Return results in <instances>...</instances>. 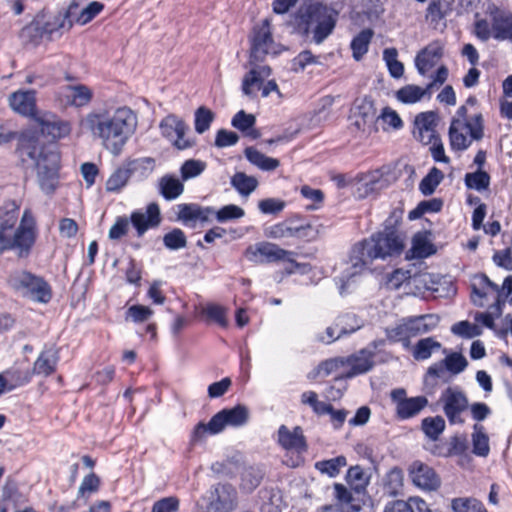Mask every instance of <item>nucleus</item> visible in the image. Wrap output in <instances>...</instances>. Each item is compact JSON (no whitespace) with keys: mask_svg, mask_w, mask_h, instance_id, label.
I'll return each mask as SVG.
<instances>
[{"mask_svg":"<svg viewBox=\"0 0 512 512\" xmlns=\"http://www.w3.org/2000/svg\"><path fill=\"white\" fill-rule=\"evenodd\" d=\"M404 250V240L399 234L379 231L370 238L355 243L348 257V267L335 278L340 295H345L353 278L360 275L376 259L397 257Z\"/></svg>","mask_w":512,"mask_h":512,"instance_id":"1","label":"nucleus"},{"mask_svg":"<svg viewBox=\"0 0 512 512\" xmlns=\"http://www.w3.org/2000/svg\"><path fill=\"white\" fill-rule=\"evenodd\" d=\"M19 206L14 200L0 206V256L15 251L19 258H26L36 242V221L30 209H25L17 226Z\"/></svg>","mask_w":512,"mask_h":512,"instance_id":"2","label":"nucleus"},{"mask_svg":"<svg viewBox=\"0 0 512 512\" xmlns=\"http://www.w3.org/2000/svg\"><path fill=\"white\" fill-rule=\"evenodd\" d=\"M17 152L23 162L31 160L40 189L52 195L59 184L61 156L55 144H41L36 132L26 131L18 138Z\"/></svg>","mask_w":512,"mask_h":512,"instance_id":"3","label":"nucleus"},{"mask_svg":"<svg viewBox=\"0 0 512 512\" xmlns=\"http://www.w3.org/2000/svg\"><path fill=\"white\" fill-rule=\"evenodd\" d=\"M85 124L93 136L99 138L103 147L114 156H119L137 127V117L128 107H120L113 114L89 113Z\"/></svg>","mask_w":512,"mask_h":512,"instance_id":"4","label":"nucleus"},{"mask_svg":"<svg viewBox=\"0 0 512 512\" xmlns=\"http://www.w3.org/2000/svg\"><path fill=\"white\" fill-rule=\"evenodd\" d=\"M339 12L322 2H314L298 9L288 22L292 33L319 45L335 30Z\"/></svg>","mask_w":512,"mask_h":512,"instance_id":"5","label":"nucleus"},{"mask_svg":"<svg viewBox=\"0 0 512 512\" xmlns=\"http://www.w3.org/2000/svg\"><path fill=\"white\" fill-rule=\"evenodd\" d=\"M72 7L73 5H70L68 10L59 11L56 14L45 9L37 12L33 19L19 31L18 36L22 44L35 48L44 40L52 41L53 35L65 27Z\"/></svg>","mask_w":512,"mask_h":512,"instance_id":"6","label":"nucleus"},{"mask_svg":"<svg viewBox=\"0 0 512 512\" xmlns=\"http://www.w3.org/2000/svg\"><path fill=\"white\" fill-rule=\"evenodd\" d=\"M467 108L460 106L449 127V140L452 150L464 151L471 145V140L479 141L484 136V119L477 113L467 120Z\"/></svg>","mask_w":512,"mask_h":512,"instance_id":"7","label":"nucleus"},{"mask_svg":"<svg viewBox=\"0 0 512 512\" xmlns=\"http://www.w3.org/2000/svg\"><path fill=\"white\" fill-rule=\"evenodd\" d=\"M246 259L255 264H268L278 261H287L294 268L299 264L294 261L291 256L293 252L280 248L277 244L271 242H260L254 246H249L244 253Z\"/></svg>","mask_w":512,"mask_h":512,"instance_id":"8","label":"nucleus"},{"mask_svg":"<svg viewBox=\"0 0 512 512\" xmlns=\"http://www.w3.org/2000/svg\"><path fill=\"white\" fill-rule=\"evenodd\" d=\"M16 290H26L32 299L40 303H48L52 298L50 284L42 277L28 271H22L10 278Z\"/></svg>","mask_w":512,"mask_h":512,"instance_id":"9","label":"nucleus"},{"mask_svg":"<svg viewBox=\"0 0 512 512\" xmlns=\"http://www.w3.org/2000/svg\"><path fill=\"white\" fill-rule=\"evenodd\" d=\"M390 397L395 404V415L399 420H408L417 416L428 405V399L425 396L407 397L404 388L393 389Z\"/></svg>","mask_w":512,"mask_h":512,"instance_id":"10","label":"nucleus"},{"mask_svg":"<svg viewBox=\"0 0 512 512\" xmlns=\"http://www.w3.org/2000/svg\"><path fill=\"white\" fill-rule=\"evenodd\" d=\"M443 411L451 425L463 424L461 414L469 407L467 396L459 389L446 388L440 397Z\"/></svg>","mask_w":512,"mask_h":512,"instance_id":"11","label":"nucleus"},{"mask_svg":"<svg viewBox=\"0 0 512 512\" xmlns=\"http://www.w3.org/2000/svg\"><path fill=\"white\" fill-rule=\"evenodd\" d=\"M237 491L228 483H218L209 490L207 509L210 512H232L237 506Z\"/></svg>","mask_w":512,"mask_h":512,"instance_id":"12","label":"nucleus"},{"mask_svg":"<svg viewBox=\"0 0 512 512\" xmlns=\"http://www.w3.org/2000/svg\"><path fill=\"white\" fill-rule=\"evenodd\" d=\"M272 44L271 21L265 18L259 26L253 28L250 47V64L263 61Z\"/></svg>","mask_w":512,"mask_h":512,"instance_id":"13","label":"nucleus"},{"mask_svg":"<svg viewBox=\"0 0 512 512\" xmlns=\"http://www.w3.org/2000/svg\"><path fill=\"white\" fill-rule=\"evenodd\" d=\"M375 352L368 348H362L358 352L344 357L345 365L350 366V369L337 375L334 381H343L351 379L357 375L365 374L371 371L375 365L374 363Z\"/></svg>","mask_w":512,"mask_h":512,"instance_id":"14","label":"nucleus"},{"mask_svg":"<svg viewBox=\"0 0 512 512\" xmlns=\"http://www.w3.org/2000/svg\"><path fill=\"white\" fill-rule=\"evenodd\" d=\"M129 220L136 230L137 237H142L149 229L157 228L161 224L159 205L151 202L146 206L145 211L136 209L131 212Z\"/></svg>","mask_w":512,"mask_h":512,"instance_id":"15","label":"nucleus"},{"mask_svg":"<svg viewBox=\"0 0 512 512\" xmlns=\"http://www.w3.org/2000/svg\"><path fill=\"white\" fill-rule=\"evenodd\" d=\"M161 135L172 142L179 150L187 149L191 143L184 139L187 125L174 114H169L163 118L159 124Z\"/></svg>","mask_w":512,"mask_h":512,"instance_id":"16","label":"nucleus"},{"mask_svg":"<svg viewBox=\"0 0 512 512\" xmlns=\"http://www.w3.org/2000/svg\"><path fill=\"white\" fill-rule=\"evenodd\" d=\"M249 411L244 405L238 404L232 408H224L211 417V426L223 431L226 426L241 427L248 422Z\"/></svg>","mask_w":512,"mask_h":512,"instance_id":"17","label":"nucleus"},{"mask_svg":"<svg viewBox=\"0 0 512 512\" xmlns=\"http://www.w3.org/2000/svg\"><path fill=\"white\" fill-rule=\"evenodd\" d=\"M355 494L345 485L335 483L333 485L334 504L331 506L332 510L336 512H365L363 499Z\"/></svg>","mask_w":512,"mask_h":512,"instance_id":"18","label":"nucleus"},{"mask_svg":"<svg viewBox=\"0 0 512 512\" xmlns=\"http://www.w3.org/2000/svg\"><path fill=\"white\" fill-rule=\"evenodd\" d=\"M412 483L426 491H434L440 487L441 481L435 470L429 465L414 461L409 468Z\"/></svg>","mask_w":512,"mask_h":512,"instance_id":"19","label":"nucleus"},{"mask_svg":"<svg viewBox=\"0 0 512 512\" xmlns=\"http://www.w3.org/2000/svg\"><path fill=\"white\" fill-rule=\"evenodd\" d=\"M488 14L493 38L498 41L512 39V12L491 5L488 7Z\"/></svg>","mask_w":512,"mask_h":512,"instance_id":"20","label":"nucleus"},{"mask_svg":"<svg viewBox=\"0 0 512 512\" xmlns=\"http://www.w3.org/2000/svg\"><path fill=\"white\" fill-rule=\"evenodd\" d=\"M277 442L286 451H295L298 454L305 453L308 450L306 438L300 426L289 430L286 425H281L277 431Z\"/></svg>","mask_w":512,"mask_h":512,"instance_id":"21","label":"nucleus"},{"mask_svg":"<svg viewBox=\"0 0 512 512\" xmlns=\"http://www.w3.org/2000/svg\"><path fill=\"white\" fill-rule=\"evenodd\" d=\"M60 360V349L55 345L45 347L35 360L32 374L49 377L53 375Z\"/></svg>","mask_w":512,"mask_h":512,"instance_id":"22","label":"nucleus"},{"mask_svg":"<svg viewBox=\"0 0 512 512\" xmlns=\"http://www.w3.org/2000/svg\"><path fill=\"white\" fill-rule=\"evenodd\" d=\"M10 107L18 114L27 117L36 115V91H16L9 96Z\"/></svg>","mask_w":512,"mask_h":512,"instance_id":"23","label":"nucleus"},{"mask_svg":"<svg viewBox=\"0 0 512 512\" xmlns=\"http://www.w3.org/2000/svg\"><path fill=\"white\" fill-rule=\"evenodd\" d=\"M430 231L417 232L412 237V247L406 252V259H425L437 252L429 239Z\"/></svg>","mask_w":512,"mask_h":512,"instance_id":"24","label":"nucleus"},{"mask_svg":"<svg viewBox=\"0 0 512 512\" xmlns=\"http://www.w3.org/2000/svg\"><path fill=\"white\" fill-rule=\"evenodd\" d=\"M443 56V49L436 43H432L421 49L415 57V67L421 76H425Z\"/></svg>","mask_w":512,"mask_h":512,"instance_id":"25","label":"nucleus"},{"mask_svg":"<svg viewBox=\"0 0 512 512\" xmlns=\"http://www.w3.org/2000/svg\"><path fill=\"white\" fill-rule=\"evenodd\" d=\"M454 0H430L425 9V20L433 28L446 20L454 10Z\"/></svg>","mask_w":512,"mask_h":512,"instance_id":"26","label":"nucleus"},{"mask_svg":"<svg viewBox=\"0 0 512 512\" xmlns=\"http://www.w3.org/2000/svg\"><path fill=\"white\" fill-rule=\"evenodd\" d=\"M438 115L435 111H426L421 112L415 117V125L418 129L417 134L415 133V137L418 140H423V134H428L427 143H431L432 139L435 136H438L435 127L437 122Z\"/></svg>","mask_w":512,"mask_h":512,"instance_id":"27","label":"nucleus"},{"mask_svg":"<svg viewBox=\"0 0 512 512\" xmlns=\"http://www.w3.org/2000/svg\"><path fill=\"white\" fill-rule=\"evenodd\" d=\"M384 512H432L428 504L420 497L407 500H393L386 504Z\"/></svg>","mask_w":512,"mask_h":512,"instance_id":"28","label":"nucleus"},{"mask_svg":"<svg viewBox=\"0 0 512 512\" xmlns=\"http://www.w3.org/2000/svg\"><path fill=\"white\" fill-rule=\"evenodd\" d=\"M271 74V68L267 65L259 66L258 68L251 69L242 80V92L246 96H255L252 87L260 89L263 84V80L269 77Z\"/></svg>","mask_w":512,"mask_h":512,"instance_id":"29","label":"nucleus"},{"mask_svg":"<svg viewBox=\"0 0 512 512\" xmlns=\"http://www.w3.org/2000/svg\"><path fill=\"white\" fill-rule=\"evenodd\" d=\"M407 319L409 322L408 329L411 331L413 337L434 330L440 322V318L436 314H424Z\"/></svg>","mask_w":512,"mask_h":512,"instance_id":"30","label":"nucleus"},{"mask_svg":"<svg viewBox=\"0 0 512 512\" xmlns=\"http://www.w3.org/2000/svg\"><path fill=\"white\" fill-rule=\"evenodd\" d=\"M334 326L338 329V336H348L364 326V320L355 313L346 312L338 315L334 320Z\"/></svg>","mask_w":512,"mask_h":512,"instance_id":"31","label":"nucleus"},{"mask_svg":"<svg viewBox=\"0 0 512 512\" xmlns=\"http://www.w3.org/2000/svg\"><path fill=\"white\" fill-rule=\"evenodd\" d=\"M158 188L160 195L167 201L177 199L184 191L183 183L172 174L162 176Z\"/></svg>","mask_w":512,"mask_h":512,"instance_id":"32","label":"nucleus"},{"mask_svg":"<svg viewBox=\"0 0 512 512\" xmlns=\"http://www.w3.org/2000/svg\"><path fill=\"white\" fill-rule=\"evenodd\" d=\"M264 475L265 471L259 465L244 467L241 471V489L247 493L253 492L262 482Z\"/></svg>","mask_w":512,"mask_h":512,"instance_id":"33","label":"nucleus"},{"mask_svg":"<svg viewBox=\"0 0 512 512\" xmlns=\"http://www.w3.org/2000/svg\"><path fill=\"white\" fill-rule=\"evenodd\" d=\"M244 155L250 164L262 171H274L280 166L278 159L268 157L252 146L245 148Z\"/></svg>","mask_w":512,"mask_h":512,"instance_id":"34","label":"nucleus"},{"mask_svg":"<svg viewBox=\"0 0 512 512\" xmlns=\"http://www.w3.org/2000/svg\"><path fill=\"white\" fill-rule=\"evenodd\" d=\"M297 232L295 216L264 229V235L271 239L294 238Z\"/></svg>","mask_w":512,"mask_h":512,"instance_id":"35","label":"nucleus"},{"mask_svg":"<svg viewBox=\"0 0 512 512\" xmlns=\"http://www.w3.org/2000/svg\"><path fill=\"white\" fill-rule=\"evenodd\" d=\"M66 90L68 104L77 108L87 106L93 98L92 90L84 84L68 85Z\"/></svg>","mask_w":512,"mask_h":512,"instance_id":"36","label":"nucleus"},{"mask_svg":"<svg viewBox=\"0 0 512 512\" xmlns=\"http://www.w3.org/2000/svg\"><path fill=\"white\" fill-rule=\"evenodd\" d=\"M373 35L374 32L371 28H365L351 40L350 48L352 50V56L356 61H360L368 52Z\"/></svg>","mask_w":512,"mask_h":512,"instance_id":"37","label":"nucleus"},{"mask_svg":"<svg viewBox=\"0 0 512 512\" xmlns=\"http://www.w3.org/2000/svg\"><path fill=\"white\" fill-rule=\"evenodd\" d=\"M40 124L42 134L50 136L54 141L68 136L71 132V125L68 121L41 120Z\"/></svg>","mask_w":512,"mask_h":512,"instance_id":"38","label":"nucleus"},{"mask_svg":"<svg viewBox=\"0 0 512 512\" xmlns=\"http://www.w3.org/2000/svg\"><path fill=\"white\" fill-rule=\"evenodd\" d=\"M346 481L356 494L364 493L369 485V477L359 465L351 466L348 469Z\"/></svg>","mask_w":512,"mask_h":512,"instance_id":"39","label":"nucleus"},{"mask_svg":"<svg viewBox=\"0 0 512 512\" xmlns=\"http://www.w3.org/2000/svg\"><path fill=\"white\" fill-rule=\"evenodd\" d=\"M231 186L241 195H250L258 186V180L254 176H248L244 172H236L231 177Z\"/></svg>","mask_w":512,"mask_h":512,"instance_id":"40","label":"nucleus"},{"mask_svg":"<svg viewBox=\"0 0 512 512\" xmlns=\"http://www.w3.org/2000/svg\"><path fill=\"white\" fill-rule=\"evenodd\" d=\"M347 465V459L344 455H339L334 458L317 461L315 463V469L322 474H326L329 477H336L341 469Z\"/></svg>","mask_w":512,"mask_h":512,"instance_id":"41","label":"nucleus"},{"mask_svg":"<svg viewBox=\"0 0 512 512\" xmlns=\"http://www.w3.org/2000/svg\"><path fill=\"white\" fill-rule=\"evenodd\" d=\"M491 177L488 172L483 169H477L475 172L466 173L464 183L467 189L476 191L487 190L490 186Z\"/></svg>","mask_w":512,"mask_h":512,"instance_id":"42","label":"nucleus"},{"mask_svg":"<svg viewBox=\"0 0 512 512\" xmlns=\"http://www.w3.org/2000/svg\"><path fill=\"white\" fill-rule=\"evenodd\" d=\"M443 179V172L437 167H432L427 173V175L423 177V179L420 181L419 191L424 196H430L435 192L436 188L442 182Z\"/></svg>","mask_w":512,"mask_h":512,"instance_id":"43","label":"nucleus"},{"mask_svg":"<svg viewBox=\"0 0 512 512\" xmlns=\"http://www.w3.org/2000/svg\"><path fill=\"white\" fill-rule=\"evenodd\" d=\"M131 172L128 166L117 168L106 181V191L118 193L121 189L126 186Z\"/></svg>","mask_w":512,"mask_h":512,"instance_id":"44","label":"nucleus"},{"mask_svg":"<svg viewBox=\"0 0 512 512\" xmlns=\"http://www.w3.org/2000/svg\"><path fill=\"white\" fill-rule=\"evenodd\" d=\"M441 348V343L432 337L420 339L413 348V357L415 360H426L431 357L433 350Z\"/></svg>","mask_w":512,"mask_h":512,"instance_id":"45","label":"nucleus"},{"mask_svg":"<svg viewBox=\"0 0 512 512\" xmlns=\"http://www.w3.org/2000/svg\"><path fill=\"white\" fill-rule=\"evenodd\" d=\"M398 51L394 47L385 48L383 50V60L386 63L389 74L392 78L399 79L404 74V65L398 61Z\"/></svg>","mask_w":512,"mask_h":512,"instance_id":"46","label":"nucleus"},{"mask_svg":"<svg viewBox=\"0 0 512 512\" xmlns=\"http://www.w3.org/2000/svg\"><path fill=\"white\" fill-rule=\"evenodd\" d=\"M424 434L431 440H437L445 429V420L442 416L426 417L421 422Z\"/></svg>","mask_w":512,"mask_h":512,"instance_id":"47","label":"nucleus"},{"mask_svg":"<svg viewBox=\"0 0 512 512\" xmlns=\"http://www.w3.org/2000/svg\"><path fill=\"white\" fill-rule=\"evenodd\" d=\"M408 328L409 322L407 318L403 319L402 324H399L393 328H386L385 334L387 340L392 343L402 342L405 347H408L409 339L413 337L411 331Z\"/></svg>","mask_w":512,"mask_h":512,"instance_id":"48","label":"nucleus"},{"mask_svg":"<svg viewBox=\"0 0 512 512\" xmlns=\"http://www.w3.org/2000/svg\"><path fill=\"white\" fill-rule=\"evenodd\" d=\"M197 203H181L177 207V221L182 222L183 225L194 228L197 222Z\"/></svg>","mask_w":512,"mask_h":512,"instance_id":"49","label":"nucleus"},{"mask_svg":"<svg viewBox=\"0 0 512 512\" xmlns=\"http://www.w3.org/2000/svg\"><path fill=\"white\" fill-rule=\"evenodd\" d=\"M132 174H138L141 178H148L154 171L156 163L152 157H143L127 163Z\"/></svg>","mask_w":512,"mask_h":512,"instance_id":"50","label":"nucleus"},{"mask_svg":"<svg viewBox=\"0 0 512 512\" xmlns=\"http://www.w3.org/2000/svg\"><path fill=\"white\" fill-rule=\"evenodd\" d=\"M481 425H474V433L472 434V452L480 457H486L490 452L489 438L482 432Z\"/></svg>","mask_w":512,"mask_h":512,"instance_id":"51","label":"nucleus"},{"mask_svg":"<svg viewBox=\"0 0 512 512\" xmlns=\"http://www.w3.org/2000/svg\"><path fill=\"white\" fill-rule=\"evenodd\" d=\"M240 462L235 457L227 458L212 464L211 470L220 476L233 478L240 470Z\"/></svg>","mask_w":512,"mask_h":512,"instance_id":"52","label":"nucleus"},{"mask_svg":"<svg viewBox=\"0 0 512 512\" xmlns=\"http://www.w3.org/2000/svg\"><path fill=\"white\" fill-rule=\"evenodd\" d=\"M163 245L166 249L177 251L187 246V237L180 228H173L163 236Z\"/></svg>","mask_w":512,"mask_h":512,"instance_id":"53","label":"nucleus"},{"mask_svg":"<svg viewBox=\"0 0 512 512\" xmlns=\"http://www.w3.org/2000/svg\"><path fill=\"white\" fill-rule=\"evenodd\" d=\"M355 109L356 115L362 119L364 124L378 119V116H376L374 101L370 96H365L358 100Z\"/></svg>","mask_w":512,"mask_h":512,"instance_id":"54","label":"nucleus"},{"mask_svg":"<svg viewBox=\"0 0 512 512\" xmlns=\"http://www.w3.org/2000/svg\"><path fill=\"white\" fill-rule=\"evenodd\" d=\"M100 478L94 473L86 475L78 489L77 500L85 499V501L100 488Z\"/></svg>","mask_w":512,"mask_h":512,"instance_id":"55","label":"nucleus"},{"mask_svg":"<svg viewBox=\"0 0 512 512\" xmlns=\"http://www.w3.org/2000/svg\"><path fill=\"white\" fill-rule=\"evenodd\" d=\"M395 96L403 104H414L423 98L422 87L408 84L397 90Z\"/></svg>","mask_w":512,"mask_h":512,"instance_id":"56","label":"nucleus"},{"mask_svg":"<svg viewBox=\"0 0 512 512\" xmlns=\"http://www.w3.org/2000/svg\"><path fill=\"white\" fill-rule=\"evenodd\" d=\"M451 332L461 338L472 339L480 336L483 333V330L476 324H472L467 320H462L452 325Z\"/></svg>","mask_w":512,"mask_h":512,"instance_id":"57","label":"nucleus"},{"mask_svg":"<svg viewBox=\"0 0 512 512\" xmlns=\"http://www.w3.org/2000/svg\"><path fill=\"white\" fill-rule=\"evenodd\" d=\"M202 313L211 321L215 322L222 328L228 326V320L226 317L227 309L219 304L208 303Z\"/></svg>","mask_w":512,"mask_h":512,"instance_id":"58","label":"nucleus"},{"mask_svg":"<svg viewBox=\"0 0 512 512\" xmlns=\"http://www.w3.org/2000/svg\"><path fill=\"white\" fill-rule=\"evenodd\" d=\"M213 120H214V113L210 109L206 108L205 106L199 107L195 111V119H194L195 131L198 134H203L210 128Z\"/></svg>","mask_w":512,"mask_h":512,"instance_id":"59","label":"nucleus"},{"mask_svg":"<svg viewBox=\"0 0 512 512\" xmlns=\"http://www.w3.org/2000/svg\"><path fill=\"white\" fill-rule=\"evenodd\" d=\"M445 368L453 375L460 374L468 366L467 359L459 352H451L443 359Z\"/></svg>","mask_w":512,"mask_h":512,"instance_id":"60","label":"nucleus"},{"mask_svg":"<svg viewBox=\"0 0 512 512\" xmlns=\"http://www.w3.org/2000/svg\"><path fill=\"white\" fill-rule=\"evenodd\" d=\"M244 215V210L235 204H228L221 207L219 210H215V218L219 223L236 220L242 218Z\"/></svg>","mask_w":512,"mask_h":512,"instance_id":"61","label":"nucleus"},{"mask_svg":"<svg viewBox=\"0 0 512 512\" xmlns=\"http://www.w3.org/2000/svg\"><path fill=\"white\" fill-rule=\"evenodd\" d=\"M206 168V163L201 160H186L181 168L180 173L183 180H189L199 176Z\"/></svg>","mask_w":512,"mask_h":512,"instance_id":"62","label":"nucleus"},{"mask_svg":"<svg viewBox=\"0 0 512 512\" xmlns=\"http://www.w3.org/2000/svg\"><path fill=\"white\" fill-rule=\"evenodd\" d=\"M255 124L256 117L253 114L246 113L244 110L238 111L231 120V125L242 133L251 130Z\"/></svg>","mask_w":512,"mask_h":512,"instance_id":"63","label":"nucleus"},{"mask_svg":"<svg viewBox=\"0 0 512 512\" xmlns=\"http://www.w3.org/2000/svg\"><path fill=\"white\" fill-rule=\"evenodd\" d=\"M313 64H319L318 57L310 50H303L293 58L292 70L294 72H302L307 66Z\"/></svg>","mask_w":512,"mask_h":512,"instance_id":"64","label":"nucleus"}]
</instances>
